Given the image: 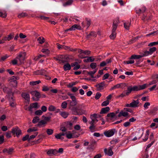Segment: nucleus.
I'll return each mask as SVG.
<instances>
[{"mask_svg": "<svg viewBox=\"0 0 158 158\" xmlns=\"http://www.w3.org/2000/svg\"><path fill=\"white\" fill-rule=\"evenodd\" d=\"M136 12L138 14H142L141 18L143 21L145 20L148 21L151 19V16L150 13L148 11L147 9L144 6L136 10Z\"/></svg>", "mask_w": 158, "mask_h": 158, "instance_id": "f257e3e1", "label": "nucleus"}, {"mask_svg": "<svg viewBox=\"0 0 158 158\" xmlns=\"http://www.w3.org/2000/svg\"><path fill=\"white\" fill-rule=\"evenodd\" d=\"M116 132H117L116 130L115 129H113L105 131L104 132V134L107 137H110L113 136Z\"/></svg>", "mask_w": 158, "mask_h": 158, "instance_id": "f03ea898", "label": "nucleus"}, {"mask_svg": "<svg viewBox=\"0 0 158 158\" xmlns=\"http://www.w3.org/2000/svg\"><path fill=\"white\" fill-rule=\"evenodd\" d=\"M26 53L24 52H21L19 55L17 57L16 59L19 60L21 64L23 63L25 60Z\"/></svg>", "mask_w": 158, "mask_h": 158, "instance_id": "7ed1b4c3", "label": "nucleus"}, {"mask_svg": "<svg viewBox=\"0 0 158 158\" xmlns=\"http://www.w3.org/2000/svg\"><path fill=\"white\" fill-rule=\"evenodd\" d=\"M30 94L33 96H34L35 97H33V99L35 101H38L40 98L41 95L39 92L36 91H31Z\"/></svg>", "mask_w": 158, "mask_h": 158, "instance_id": "20e7f679", "label": "nucleus"}, {"mask_svg": "<svg viewBox=\"0 0 158 158\" xmlns=\"http://www.w3.org/2000/svg\"><path fill=\"white\" fill-rule=\"evenodd\" d=\"M72 110L73 114L74 115H80L82 114V112L81 111V110L78 109L77 107H73L72 109Z\"/></svg>", "mask_w": 158, "mask_h": 158, "instance_id": "39448f33", "label": "nucleus"}, {"mask_svg": "<svg viewBox=\"0 0 158 158\" xmlns=\"http://www.w3.org/2000/svg\"><path fill=\"white\" fill-rule=\"evenodd\" d=\"M11 132L13 135L16 134L17 137L21 135L22 133L21 131L18 127L13 128Z\"/></svg>", "mask_w": 158, "mask_h": 158, "instance_id": "423d86ee", "label": "nucleus"}, {"mask_svg": "<svg viewBox=\"0 0 158 158\" xmlns=\"http://www.w3.org/2000/svg\"><path fill=\"white\" fill-rule=\"evenodd\" d=\"M106 117V119L107 120H108L109 119L110 120H113L114 119H116L117 118L116 114L114 112H110L108 114Z\"/></svg>", "mask_w": 158, "mask_h": 158, "instance_id": "0eeeda50", "label": "nucleus"}, {"mask_svg": "<svg viewBox=\"0 0 158 158\" xmlns=\"http://www.w3.org/2000/svg\"><path fill=\"white\" fill-rule=\"evenodd\" d=\"M72 101L70 100H68L67 102H69L71 106H74L77 105V102L76 100V97H71Z\"/></svg>", "mask_w": 158, "mask_h": 158, "instance_id": "6e6552de", "label": "nucleus"}, {"mask_svg": "<svg viewBox=\"0 0 158 158\" xmlns=\"http://www.w3.org/2000/svg\"><path fill=\"white\" fill-rule=\"evenodd\" d=\"M38 105V103L37 102H35L31 104L30 106L28 107V110L31 112H32V109L33 108H37Z\"/></svg>", "mask_w": 158, "mask_h": 158, "instance_id": "1a4fd4ad", "label": "nucleus"}, {"mask_svg": "<svg viewBox=\"0 0 158 158\" xmlns=\"http://www.w3.org/2000/svg\"><path fill=\"white\" fill-rule=\"evenodd\" d=\"M105 85V81L102 82L95 85V86L97 88L98 90H101L103 89V86Z\"/></svg>", "mask_w": 158, "mask_h": 158, "instance_id": "9d476101", "label": "nucleus"}, {"mask_svg": "<svg viewBox=\"0 0 158 158\" xmlns=\"http://www.w3.org/2000/svg\"><path fill=\"white\" fill-rule=\"evenodd\" d=\"M52 115V113H48L46 115H47L48 117L45 116L44 115H43L42 116V118L43 119V120L45 121H49L51 118V116Z\"/></svg>", "mask_w": 158, "mask_h": 158, "instance_id": "9b49d317", "label": "nucleus"}, {"mask_svg": "<svg viewBox=\"0 0 158 158\" xmlns=\"http://www.w3.org/2000/svg\"><path fill=\"white\" fill-rule=\"evenodd\" d=\"M110 110V107L108 106L104 107L102 109L100 113V114H106Z\"/></svg>", "mask_w": 158, "mask_h": 158, "instance_id": "f8f14e48", "label": "nucleus"}, {"mask_svg": "<svg viewBox=\"0 0 158 158\" xmlns=\"http://www.w3.org/2000/svg\"><path fill=\"white\" fill-rule=\"evenodd\" d=\"M139 103L138 100H133V101L130 103V106L131 107H138V104Z\"/></svg>", "mask_w": 158, "mask_h": 158, "instance_id": "ddd939ff", "label": "nucleus"}, {"mask_svg": "<svg viewBox=\"0 0 158 158\" xmlns=\"http://www.w3.org/2000/svg\"><path fill=\"white\" fill-rule=\"evenodd\" d=\"M104 152L109 156H111L113 154V152L112 151L111 148H110L107 150V149L105 148L104 150Z\"/></svg>", "mask_w": 158, "mask_h": 158, "instance_id": "4468645a", "label": "nucleus"}, {"mask_svg": "<svg viewBox=\"0 0 158 158\" xmlns=\"http://www.w3.org/2000/svg\"><path fill=\"white\" fill-rule=\"evenodd\" d=\"M21 95L22 97L27 101H29L30 97L29 94H28L26 93H22Z\"/></svg>", "mask_w": 158, "mask_h": 158, "instance_id": "2eb2a0df", "label": "nucleus"}, {"mask_svg": "<svg viewBox=\"0 0 158 158\" xmlns=\"http://www.w3.org/2000/svg\"><path fill=\"white\" fill-rule=\"evenodd\" d=\"M119 21L118 19H116L114 20L113 23L112 28H114V29H116L118 24L119 23Z\"/></svg>", "mask_w": 158, "mask_h": 158, "instance_id": "dca6fc26", "label": "nucleus"}, {"mask_svg": "<svg viewBox=\"0 0 158 158\" xmlns=\"http://www.w3.org/2000/svg\"><path fill=\"white\" fill-rule=\"evenodd\" d=\"M116 29H114V28H112V33L110 36V37L111 39H114L115 38L116 35L115 31Z\"/></svg>", "mask_w": 158, "mask_h": 158, "instance_id": "f3484780", "label": "nucleus"}, {"mask_svg": "<svg viewBox=\"0 0 158 158\" xmlns=\"http://www.w3.org/2000/svg\"><path fill=\"white\" fill-rule=\"evenodd\" d=\"M63 68L65 71L69 70L71 69V66L69 63H67L64 65Z\"/></svg>", "mask_w": 158, "mask_h": 158, "instance_id": "a211bd4d", "label": "nucleus"}, {"mask_svg": "<svg viewBox=\"0 0 158 158\" xmlns=\"http://www.w3.org/2000/svg\"><path fill=\"white\" fill-rule=\"evenodd\" d=\"M78 52L80 54L83 53L85 55H88L90 53V51L88 50H85L84 51L82 50L81 49H79L78 50Z\"/></svg>", "mask_w": 158, "mask_h": 158, "instance_id": "6ab92c4d", "label": "nucleus"}, {"mask_svg": "<svg viewBox=\"0 0 158 158\" xmlns=\"http://www.w3.org/2000/svg\"><path fill=\"white\" fill-rule=\"evenodd\" d=\"M7 94L9 96V101L10 102L11 101V100L13 101L14 100V99L13 96L14 93L11 91H10L8 92Z\"/></svg>", "mask_w": 158, "mask_h": 158, "instance_id": "aec40b11", "label": "nucleus"}, {"mask_svg": "<svg viewBox=\"0 0 158 158\" xmlns=\"http://www.w3.org/2000/svg\"><path fill=\"white\" fill-rule=\"evenodd\" d=\"M97 70L95 69L93 71H87V73L92 78H95L96 77H94V75L96 72Z\"/></svg>", "mask_w": 158, "mask_h": 158, "instance_id": "412c9836", "label": "nucleus"}, {"mask_svg": "<svg viewBox=\"0 0 158 158\" xmlns=\"http://www.w3.org/2000/svg\"><path fill=\"white\" fill-rule=\"evenodd\" d=\"M96 35H97L96 34L95 32L94 31H92L89 34L87 35L86 38L89 39L91 37V36L96 37Z\"/></svg>", "mask_w": 158, "mask_h": 158, "instance_id": "4be33fe9", "label": "nucleus"}, {"mask_svg": "<svg viewBox=\"0 0 158 158\" xmlns=\"http://www.w3.org/2000/svg\"><path fill=\"white\" fill-rule=\"evenodd\" d=\"M57 151L56 149H50L47 152V153L48 155L53 154L55 155L57 153Z\"/></svg>", "mask_w": 158, "mask_h": 158, "instance_id": "5701e85b", "label": "nucleus"}, {"mask_svg": "<svg viewBox=\"0 0 158 158\" xmlns=\"http://www.w3.org/2000/svg\"><path fill=\"white\" fill-rule=\"evenodd\" d=\"M60 114L64 118H66L69 115V113L65 111L60 112Z\"/></svg>", "mask_w": 158, "mask_h": 158, "instance_id": "b1692460", "label": "nucleus"}, {"mask_svg": "<svg viewBox=\"0 0 158 158\" xmlns=\"http://www.w3.org/2000/svg\"><path fill=\"white\" fill-rule=\"evenodd\" d=\"M72 31H74L76 29L80 30L81 29V27L79 26L77 24H75L74 25H73L71 27H70Z\"/></svg>", "mask_w": 158, "mask_h": 158, "instance_id": "393cba45", "label": "nucleus"}, {"mask_svg": "<svg viewBox=\"0 0 158 158\" xmlns=\"http://www.w3.org/2000/svg\"><path fill=\"white\" fill-rule=\"evenodd\" d=\"M7 41H10L14 37L13 33H11L7 36H5Z\"/></svg>", "mask_w": 158, "mask_h": 158, "instance_id": "a878e982", "label": "nucleus"}, {"mask_svg": "<svg viewBox=\"0 0 158 158\" xmlns=\"http://www.w3.org/2000/svg\"><path fill=\"white\" fill-rule=\"evenodd\" d=\"M132 91L131 87L130 86H129L127 87V91H124V93L126 94V95L127 96L131 93Z\"/></svg>", "mask_w": 158, "mask_h": 158, "instance_id": "bb28decb", "label": "nucleus"}, {"mask_svg": "<svg viewBox=\"0 0 158 158\" xmlns=\"http://www.w3.org/2000/svg\"><path fill=\"white\" fill-rule=\"evenodd\" d=\"M13 149L12 148H9L8 149L5 148L3 150V152L4 153L7 152L8 154H11L13 152Z\"/></svg>", "mask_w": 158, "mask_h": 158, "instance_id": "cd10ccee", "label": "nucleus"}, {"mask_svg": "<svg viewBox=\"0 0 158 158\" xmlns=\"http://www.w3.org/2000/svg\"><path fill=\"white\" fill-rule=\"evenodd\" d=\"M38 42L40 44H42L44 42V39L43 37H39L37 40Z\"/></svg>", "mask_w": 158, "mask_h": 158, "instance_id": "c85d7f7f", "label": "nucleus"}, {"mask_svg": "<svg viewBox=\"0 0 158 158\" xmlns=\"http://www.w3.org/2000/svg\"><path fill=\"white\" fill-rule=\"evenodd\" d=\"M47 123V122L44 120H41L36 125L37 126L40 127L42 125H44Z\"/></svg>", "mask_w": 158, "mask_h": 158, "instance_id": "c756f323", "label": "nucleus"}, {"mask_svg": "<svg viewBox=\"0 0 158 158\" xmlns=\"http://www.w3.org/2000/svg\"><path fill=\"white\" fill-rule=\"evenodd\" d=\"M140 58V56L139 55H133L130 58V59H139Z\"/></svg>", "mask_w": 158, "mask_h": 158, "instance_id": "7c9ffc66", "label": "nucleus"}, {"mask_svg": "<svg viewBox=\"0 0 158 158\" xmlns=\"http://www.w3.org/2000/svg\"><path fill=\"white\" fill-rule=\"evenodd\" d=\"M68 132L69 133H68L67 132H66V137L69 139H70L73 138L72 134L71 133V132L70 131H69Z\"/></svg>", "mask_w": 158, "mask_h": 158, "instance_id": "2f4dec72", "label": "nucleus"}, {"mask_svg": "<svg viewBox=\"0 0 158 158\" xmlns=\"http://www.w3.org/2000/svg\"><path fill=\"white\" fill-rule=\"evenodd\" d=\"M40 82V81L38 80L36 81L30 82V84L31 85H34L38 84Z\"/></svg>", "mask_w": 158, "mask_h": 158, "instance_id": "473e14b6", "label": "nucleus"}, {"mask_svg": "<svg viewBox=\"0 0 158 158\" xmlns=\"http://www.w3.org/2000/svg\"><path fill=\"white\" fill-rule=\"evenodd\" d=\"M131 25V22H127L124 23V27L127 29L128 30Z\"/></svg>", "mask_w": 158, "mask_h": 158, "instance_id": "72a5a7b5", "label": "nucleus"}, {"mask_svg": "<svg viewBox=\"0 0 158 158\" xmlns=\"http://www.w3.org/2000/svg\"><path fill=\"white\" fill-rule=\"evenodd\" d=\"M44 70H37L34 72V74L35 75H42L43 73Z\"/></svg>", "mask_w": 158, "mask_h": 158, "instance_id": "f704fd0d", "label": "nucleus"}, {"mask_svg": "<svg viewBox=\"0 0 158 158\" xmlns=\"http://www.w3.org/2000/svg\"><path fill=\"white\" fill-rule=\"evenodd\" d=\"M91 125L89 127V129H90L91 132H93L94 131V129L95 128V126L94 124H93L92 123L91 124H90Z\"/></svg>", "mask_w": 158, "mask_h": 158, "instance_id": "c9c22d12", "label": "nucleus"}, {"mask_svg": "<svg viewBox=\"0 0 158 158\" xmlns=\"http://www.w3.org/2000/svg\"><path fill=\"white\" fill-rule=\"evenodd\" d=\"M73 126V123L70 122H68L66 123V126L67 128L70 129Z\"/></svg>", "mask_w": 158, "mask_h": 158, "instance_id": "e433bc0d", "label": "nucleus"}, {"mask_svg": "<svg viewBox=\"0 0 158 158\" xmlns=\"http://www.w3.org/2000/svg\"><path fill=\"white\" fill-rule=\"evenodd\" d=\"M73 0H69L65 3L63 5L64 6H66L68 5H71L73 2Z\"/></svg>", "mask_w": 158, "mask_h": 158, "instance_id": "4c0bfd02", "label": "nucleus"}, {"mask_svg": "<svg viewBox=\"0 0 158 158\" xmlns=\"http://www.w3.org/2000/svg\"><path fill=\"white\" fill-rule=\"evenodd\" d=\"M156 50V48L155 47H153L150 48L149 49V52L150 55L152 54Z\"/></svg>", "mask_w": 158, "mask_h": 158, "instance_id": "58836bf2", "label": "nucleus"}, {"mask_svg": "<svg viewBox=\"0 0 158 158\" xmlns=\"http://www.w3.org/2000/svg\"><path fill=\"white\" fill-rule=\"evenodd\" d=\"M40 120L38 116H35L33 118L32 122L34 123H37Z\"/></svg>", "mask_w": 158, "mask_h": 158, "instance_id": "ea45409f", "label": "nucleus"}, {"mask_svg": "<svg viewBox=\"0 0 158 158\" xmlns=\"http://www.w3.org/2000/svg\"><path fill=\"white\" fill-rule=\"evenodd\" d=\"M37 129L36 127H33L32 128H30L28 129L27 130V132H31L33 131H37Z\"/></svg>", "mask_w": 158, "mask_h": 158, "instance_id": "a19ab883", "label": "nucleus"}, {"mask_svg": "<svg viewBox=\"0 0 158 158\" xmlns=\"http://www.w3.org/2000/svg\"><path fill=\"white\" fill-rule=\"evenodd\" d=\"M46 132L48 135H50L53 133V131L52 129H48L47 130Z\"/></svg>", "mask_w": 158, "mask_h": 158, "instance_id": "79ce46f5", "label": "nucleus"}, {"mask_svg": "<svg viewBox=\"0 0 158 158\" xmlns=\"http://www.w3.org/2000/svg\"><path fill=\"white\" fill-rule=\"evenodd\" d=\"M132 91H137L139 90V85H135L131 87Z\"/></svg>", "mask_w": 158, "mask_h": 158, "instance_id": "37998d69", "label": "nucleus"}, {"mask_svg": "<svg viewBox=\"0 0 158 158\" xmlns=\"http://www.w3.org/2000/svg\"><path fill=\"white\" fill-rule=\"evenodd\" d=\"M67 101L63 102L61 104V107L64 108L65 109L67 107Z\"/></svg>", "mask_w": 158, "mask_h": 158, "instance_id": "c03bdc74", "label": "nucleus"}, {"mask_svg": "<svg viewBox=\"0 0 158 158\" xmlns=\"http://www.w3.org/2000/svg\"><path fill=\"white\" fill-rule=\"evenodd\" d=\"M147 85L146 84H144L142 85H139V90H140L145 89L147 86Z\"/></svg>", "mask_w": 158, "mask_h": 158, "instance_id": "a18cd8bd", "label": "nucleus"}, {"mask_svg": "<svg viewBox=\"0 0 158 158\" xmlns=\"http://www.w3.org/2000/svg\"><path fill=\"white\" fill-rule=\"evenodd\" d=\"M109 101L108 100H106L103 102L101 104L102 106H105L109 104Z\"/></svg>", "mask_w": 158, "mask_h": 158, "instance_id": "49530a36", "label": "nucleus"}, {"mask_svg": "<svg viewBox=\"0 0 158 158\" xmlns=\"http://www.w3.org/2000/svg\"><path fill=\"white\" fill-rule=\"evenodd\" d=\"M85 20L86 21V23L87 24V29L89 27L90 25V19H89L87 18H85Z\"/></svg>", "mask_w": 158, "mask_h": 158, "instance_id": "de8ad7c7", "label": "nucleus"}, {"mask_svg": "<svg viewBox=\"0 0 158 158\" xmlns=\"http://www.w3.org/2000/svg\"><path fill=\"white\" fill-rule=\"evenodd\" d=\"M55 136L56 138L58 139H60L61 140H63L64 139L63 137H61L60 134H56L55 135Z\"/></svg>", "mask_w": 158, "mask_h": 158, "instance_id": "09e8293b", "label": "nucleus"}, {"mask_svg": "<svg viewBox=\"0 0 158 158\" xmlns=\"http://www.w3.org/2000/svg\"><path fill=\"white\" fill-rule=\"evenodd\" d=\"M48 110L50 111H53L55 110L56 108L54 106L51 105L49 106Z\"/></svg>", "mask_w": 158, "mask_h": 158, "instance_id": "8fccbe9b", "label": "nucleus"}, {"mask_svg": "<svg viewBox=\"0 0 158 158\" xmlns=\"http://www.w3.org/2000/svg\"><path fill=\"white\" fill-rule=\"evenodd\" d=\"M121 112L122 113H121V114H122V116L124 117H126L129 114V113L128 112L125 111H123V110H122Z\"/></svg>", "mask_w": 158, "mask_h": 158, "instance_id": "3c124183", "label": "nucleus"}, {"mask_svg": "<svg viewBox=\"0 0 158 158\" xmlns=\"http://www.w3.org/2000/svg\"><path fill=\"white\" fill-rule=\"evenodd\" d=\"M118 85H119V88H120L122 89H123V88H124V87L127 86V84L126 83H121L120 84H118Z\"/></svg>", "mask_w": 158, "mask_h": 158, "instance_id": "603ef678", "label": "nucleus"}, {"mask_svg": "<svg viewBox=\"0 0 158 158\" xmlns=\"http://www.w3.org/2000/svg\"><path fill=\"white\" fill-rule=\"evenodd\" d=\"M87 61H89V62H92L94 61V59L93 57L91 56L88 57L87 56Z\"/></svg>", "mask_w": 158, "mask_h": 158, "instance_id": "864d4df0", "label": "nucleus"}, {"mask_svg": "<svg viewBox=\"0 0 158 158\" xmlns=\"http://www.w3.org/2000/svg\"><path fill=\"white\" fill-rule=\"evenodd\" d=\"M90 118L91 119H96V118H98V114H94L90 115Z\"/></svg>", "mask_w": 158, "mask_h": 158, "instance_id": "5fc2aeb1", "label": "nucleus"}, {"mask_svg": "<svg viewBox=\"0 0 158 158\" xmlns=\"http://www.w3.org/2000/svg\"><path fill=\"white\" fill-rule=\"evenodd\" d=\"M43 113L42 111L41 110H38L35 111V114L37 115H41Z\"/></svg>", "mask_w": 158, "mask_h": 158, "instance_id": "6e6d98bb", "label": "nucleus"}, {"mask_svg": "<svg viewBox=\"0 0 158 158\" xmlns=\"http://www.w3.org/2000/svg\"><path fill=\"white\" fill-rule=\"evenodd\" d=\"M27 14L25 13H22L20 14H19L18 15V17L19 18H21L22 17H23L26 16V15H27Z\"/></svg>", "mask_w": 158, "mask_h": 158, "instance_id": "4d7b16f0", "label": "nucleus"}, {"mask_svg": "<svg viewBox=\"0 0 158 158\" xmlns=\"http://www.w3.org/2000/svg\"><path fill=\"white\" fill-rule=\"evenodd\" d=\"M96 66V64L95 63H92L90 64V67L92 69H95Z\"/></svg>", "mask_w": 158, "mask_h": 158, "instance_id": "13d9d810", "label": "nucleus"}, {"mask_svg": "<svg viewBox=\"0 0 158 158\" xmlns=\"http://www.w3.org/2000/svg\"><path fill=\"white\" fill-rule=\"evenodd\" d=\"M101 96V94L99 93L98 92L96 93L95 96V98L96 100H98L99 98Z\"/></svg>", "mask_w": 158, "mask_h": 158, "instance_id": "bf43d9fd", "label": "nucleus"}, {"mask_svg": "<svg viewBox=\"0 0 158 158\" xmlns=\"http://www.w3.org/2000/svg\"><path fill=\"white\" fill-rule=\"evenodd\" d=\"M124 111L128 112H129L130 113H132L133 112V110H132L130 108H124Z\"/></svg>", "mask_w": 158, "mask_h": 158, "instance_id": "052dcab7", "label": "nucleus"}, {"mask_svg": "<svg viewBox=\"0 0 158 158\" xmlns=\"http://www.w3.org/2000/svg\"><path fill=\"white\" fill-rule=\"evenodd\" d=\"M158 44V41L157 42H153L150 43L149 44L148 46H152L154 45H155L156 44Z\"/></svg>", "mask_w": 158, "mask_h": 158, "instance_id": "680f3d73", "label": "nucleus"}, {"mask_svg": "<svg viewBox=\"0 0 158 158\" xmlns=\"http://www.w3.org/2000/svg\"><path fill=\"white\" fill-rule=\"evenodd\" d=\"M29 138V135H25V136L23 137V138L22 140L23 141H25L27 140H28Z\"/></svg>", "mask_w": 158, "mask_h": 158, "instance_id": "e2e57ef3", "label": "nucleus"}, {"mask_svg": "<svg viewBox=\"0 0 158 158\" xmlns=\"http://www.w3.org/2000/svg\"><path fill=\"white\" fill-rule=\"evenodd\" d=\"M41 51L44 53L48 54L49 53V50L48 49H43Z\"/></svg>", "mask_w": 158, "mask_h": 158, "instance_id": "0e129e2a", "label": "nucleus"}, {"mask_svg": "<svg viewBox=\"0 0 158 158\" xmlns=\"http://www.w3.org/2000/svg\"><path fill=\"white\" fill-rule=\"evenodd\" d=\"M4 140V137L3 135H0V144L2 143Z\"/></svg>", "mask_w": 158, "mask_h": 158, "instance_id": "69168bd1", "label": "nucleus"}, {"mask_svg": "<svg viewBox=\"0 0 158 158\" xmlns=\"http://www.w3.org/2000/svg\"><path fill=\"white\" fill-rule=\"evenodd\" d=\"M109 76V73H107L105 74H104L102 78V80H104L108 78Z\"/></svg>", "mask_w": 158, "mask_h": 158, "instance_id": "338daca9", "label": "nucleus"}, {"mask_svg": "<svg viewBox=\"0 0 158 158\" xmlns=\"http://www.w3.org/2000/svg\"><path fill=\"white\" fill-rule=\"evenodd\" d=\"M41 109L42 112H45L47 110V108L45 106H43L41 107Z\"/></svg>", "mask_w": 158, "mask_h": 158, "instance_id": "774afa93", "label": "nucleus"}]
</instances>
